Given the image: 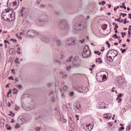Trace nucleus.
I'll return each instance as SVG.
<instances>
[{"label": "nucleus", "instance_id": "1", "mask_svg": "<svg viewBox=\"0 0 131 131\" xmlns=\"http://www.w3.org/2000/svg\"><path fill=\"white\" fill-rule=\"evenodd\" d=\"M118 55V52L117 51L114 49H111L106 54L107 59L110 62H113L114 58H115V57H117Z\"/></svg>", "mask_w": 131, "mask_h": 131}, {"label": "nucleus", "instance_id": "2", "mask_svg": "<svg viewBox=\"0 0 131 131\" xmlns=\"http://www.w3.org/2000/svg\"><path fill=\"white\" fill-rule=\"evenodd\" d=\"M91 54L92 53L91 52V50H90V49L89 48V46H85L83 49V53H82V56L83 58H89V57L91 56Z\"/></svg>", "mask_w": 131, "mask_h": 131}, {"label": "nucleus", "instance_id": "3", "mask_svg": "<svg viewBox=\"0 0 131 131\" xmlns=\"http://www.w3.org/2000/svg\"><path fill=\"white\" fill-rule=\"evenodd\" d=\"M27 35L29 36V37H34L35 35H38V34L34 30L30 29L27 31Z\"/></svg>", "mask_w": 131, "mask_h": 131}, {"label": "nucleus", "instance_id": "4", "mask_svg": "<svg viewBox=\"0 0 131 131\" xmlns=\"http://www.w3.org/2000/svg\"><path fill=\"white\" fill-rule=\"evenodd\" d=\"M75 89L76 91L79 92V93L83 94V93H86V90H88V88L83 86H77Z\"/></svg>", "mask_w": 131, "mask_h": 131}, {"label": "nucleus", "instance_id": "5", "mask_svg": "<svg viewBox=\"0 0 131 131\" xmlns=\"http://www.w3.org/2000/svg\"><path fill=\"white\" fill-rule=\"evenodd\" d=\"M66 43L68 46H75L76 45V40H73L72 38H68L67 39Z\"/></svg>", "mask_w": 131, "mask_h": 131}, {"label": "nucleus", "instance_id": "6", "mask_svg": "<svg viewBox=\"0 0 131 131\" xmlns=\"http://www.w3.org/2000/svg\"><path fill=\"white\" fill-rule=\"evenodd\" d=\"M60 28H65V29H67V30H68V29L69 28L68 23H67V21L65 20H63L60 22Z\"/></svg>", "mask_w": 131, "mask_h": 131}, {"label": "nucleus", "instance_id": "7", "mask_svg": "<svg viewBox=\"0 0 131 131\" xmlns=\"http://www.w3.org/2000/svg\"><path fill=\"white\" fill-rule=\"evenodd\" d=\"M73 65L75 66V67H79L81 65V60H76V59H74L73 60Z\"/></svg>", "mask_w": 131, "mask_h": 131}, {"label": "nucleus", "instance_id": "8", "mask_svg": "<svg viewBox=\"0 0 131 131\" xmlns=\"http://www.w3.org/2000/svg\"><path fill=\"white\" fill-rule=\"evenodd\" d=\"M38 21L41 25H45V23L49 21V17H46L45 18L43 19H39Z\"/></svg>", "mask_w": 131, "mask_h": 131}, {"label": "nucleus", "instance_id": "9", "mask_svg": "<svg viewBox=\"0 0 131 131\" xmlns=\"http://www.w3.org/2000/svg\"><path fill=\"white\" fill-rule=\"evenodd\" d=\"M74 29L77 30V31H79V30H81V24H76L74 26Z\"/></svg>", "mask_w": 131, "mask_h": 131}, {"label": "nucleus", "instance_id": "10", "mask_svg": "<svg viewBox=\"0 0 131 131\" xmlns=\"http://www.w3.org/2000/svg\"><path fill=\"white\" fill-rule=\"evenodd\" d=\"M40 39H42L43 41H45V42H49L50 41V39L49 38L43 36V35H41L40 36Z\"/></svg>", "mask_w": 131, "mask_h": 131}, {"label": "nucleus", "instance_id": "11", "mask_svg": "<svg viewBox=\"0 0 131 131\" xmlns=\"http://www.w3.org/2000/svg\"><path fill=\"white\" fill-rule=\"evenodd\" d=\"M81 106H80V104H79L78 106H76L75 107V111L77 113H80L81 112Z\"/></svg>", "mask_w": 131, "mask_h": 131}, {"label": "nucleus", "instance_id": "12", "mask_svg": "<svg viewBox=\"0 0 131 131\" xmlns=\"http://www.w3.org/2000/svg\"><path fill=\"white\" fill-rule=\"evenodd\" d=\"M55 117L56 119H57V120H61V113H60V112L57 111L55 113Z\"/></svg>", "mask_w": 131, "mask_h": 131}, {"label": "nucleus", "instance_id": "13", "mask_svg": "<svg viewBox=\"0 0 131 131\" xmlns=\"http://www.w3.org/2000/svg\"><path fill=\"white\" fill-rule=\"evenodd\" d=\"M1 17L2 19H4L5 21H8V22H10V19L8 17H7V16H6V14H5V13L3 12Z\"/></svg>", "mask_w": 131, "mask_h": 131}, {"label": "nucleus", "instance_id": "14", "mask_svg": "<svg viewBox=\"0 0 131 131\" xmlns=\"http://www.w3.org/2000/svg\"><path fill=\"white\" fill-rule=\"evenodd\" d=\"M86 128L89 130H92V129L94 128V123H92V124L90 123L88 125L86 126Z\"/></svg>", "mask_w": 131, "mask_h": 131}, {"label": "nucleus", "instance_id": "15", "mask_svg": "<svg viewBox=\"0 0 131 131\" xmlns=\"http://www.w3.org/2000/svg\"><path fill=\"white\" fill-rule=\"evenodd\" d=\"M96 63H99V64H102L103 63V60L101 58H98L96 59Z\"/></svg>", "mask_w": 131, "mask_h": 131}, {"label": "nucleus", "instance_id": "16", "mask_svg": "<svg viewBox=\"0 0 131 131\" xmlns=\"http://www.w3.org/2000/svg\"><path fill=\"white\" fill-rule=\"evenodd\" d=\"M10 18H11V21H13V20H15V13H11L10 14Z\"/></svg>", "mask_w": 131, "mask_h": 131}, {"label": "nucleus", "instance_id": "17", "mask_svg": "<svg viewBox=\"0 0 131 131\" xmlns=\"http://www.w3.org/2000/svg\"><path fill=\"white\" fill-rule=\"evenodd\" d=\"M25 10V7H22L21 10H20V16L21 17H23L24 16V14L23 13V11H24Z\"/></svg>", "mask_w": 131, "mask_h": 131}, {"label": "nucleus", "instance_id": "18", "mask_svg": "<svg viewBox=\"0 0 131 131\" xmlns=\"http://www.w3.org/2000/svg\"><path fill=\"white\" fill-rule=\"evenodd\" d=\"M104 118H106V119H110L111 118V115L108 116V114H105L104 115Z\"/></svg>", "mask_w": 131, "mask_h": 131}, {"label": "nucleus", "instance_id": "19", "mask_svg": "<svg viewBox=\"0 0 131 131\" xmlns=\"http://www.w3.org/2000/svg\"><path fill=\"white\" fill-rule=\"evenodd\" d=\"M107 79V76L106 75H103L102 76V81H105V80Z\"/></svg>", "mask_w": 131, "mask_h": 131}, {"label": "nucleus", "instance_id": "20", "mask_svg": "<svg viewBox=\"0 0 131 131\" xmlns=\"http://www.w3.org/2000/svg\"><path fill=\"white\" fill-rule=\"evenodd\" d=\"M17 93H18V90L16 88H14L13 90V95H15V94H17Z\"/></svg>", "mask_w": 131, "mask_h": 131}, {"label": "nucleus", "instance_id": "21", "mask_svg": "<svg viewBox=\"0 0 131 131\" xmlns=\"http://www.w3.org/2000/svg\"><path fill=\"white\" fill-rule=\"evenodd\" d=\"M0 122L2 124H3V125H4V124H5V119H0Z\"/></svg>", "mask_w": 131, "mask_h": 131}, {"label": "nucleus", "instance_id": "22", "mask_svg": "<svg viewBox=\"0 0 131 131\" xmlns=\"http://www.w3.org/2000/svg\"><path fill=\"white\" fill-rule=\"evenodd\" d=\"M72 59H73V56H71L69 59L67 60V63H68V62H71V61H72Z\"/></svg>", "mask_w": 131, "mask_h": 131}, {"label": "nucleus", "instance_id": "23", "mask_svg": "<svg viewBox=\"0 0 131 131\" xmlns=\"http://www.w3.org/2000/svg\"><path fill=\"white\" fill-rule=\"evenodd\" d=\"M94 54H97V55H98V56H101V52H100L99 51H95Z\"/></svg>", "mask_w": 131, "mask_h": 131}, {"label": "nucleus", "instance_id": "24", "mask_svg": "<svg viewBox=\"0 0 131 131\" xmlns=\"http://www.w3.org/2000/svg\"><path fill=\"white\" fill-rule=\"evenodd\" d=\"M9 115V116H12V117H14V116H15V114L12 113V111H10Z\"/></svg>", "mask_w": 131, "mask_h": 131}, {"label": "nucleus", "instance_id": "25", "mask_svg": "<svg viewBox=\"0 0 131 131\" xmlns=\"http://www.w3.org/2000/svg\"><path fill=\"white\" fill-rule=\"evenodd\" d=\"M122 97V94L121 93H120V94L118 95L117 98H116V100H117V101H118V98H121Z\"/></svg>", "mask_w": 131, "mask_h": 131}, {"label": "nucleus", "instance_id": "26", "mask_svg": "<svg viewBox=\"0 0 131 131\" xmlns=\"http://www.w3.org/2000/svg\"><path fill=\"white\" fill-rule=\"evenodd\" d=\"M15 63H16V64H19V58H18V57H16L15 58V60H14Z\"/></svg>", "mask_w": 131, "mask_h": 131}, {"label": "nucleus", "instance_id": "27", "mask_svg": "<svg viewBox=\"0 0 131 131\" xmlns=\"http://www.w3.org/2000/svg\"><path fill=\"white\" fill-rule=\"evenodd\" d=\"M120 15L122 16L123 18H124L125 16H127V14L126 13H122V12H121Z\"/></svg>", "mask_w": 131, "mask_h": 131}, {"label": "nucleus", "instance_id": "28", "mask_svg": "<svg viewBox=\"0 0 131 131\" xmlns=\"http://www.w3.org/2000/svg\"><path fill=\"white\" fill-rule=\"evenodd\" d=\"M113 37H114L115 39H116V38H119V37L117 36V34H115L113 35Z\"/></svg>", "mask_w": 131, "mask_h": 131}, {"label": "nucleus", "instance_id": "29", "mask_svg": "<svg viewBox=\"0 0 131 131\" xmlns=\"http://www.w3.org/2000/svg\"><path fill=\"white\" fill-rule=\"evenodd\" d=\"M102 29L103 30H106L107 29V25L106 24H105L103 26Z\"/></svg>", "mask_w": 131, "mask_h": 131}, {"label": "nucleus", "instance_id": "30", "mask_svg": "<svg viewBox=\"0 0 131 131\" xmlns=\"http://www.w3.org/2000/svg\"><path fill=\"white\" fill-rule=\"evenodd\" d=\"M12 10L13 9H10V7H9V8L6 9L5 11L6 12V13H8V12H10V11H12Z\"/></svg>", "mask_w": 131, "mask_h": 131}, {"label": "nucleus", "instance_id": "31", "mask_svg": "<svg viewBox=\"0 0 131 131\" xmlns=\"http://www.w3.org/2000/svg\"><path fill=\"white\" fill-rule=\"evenodd\" d=\"M120 51H121L122 54H124L125 52H126V49H122V48H121Z\"/></svg>", "mask_w": 131, "mask_h": 131}, {"label": "nucleus", "instance_id": "32", "mask_svg": "<svg viewBox=\"0 0 131 131\" xmlns=\"http://www.w3.org/2000/svg\"><path fill=\"white\" fill-rule=\"evenodd\" d=\"M63 90L64 91H65L66 92L68 91V87L67 86H63Z\"/></svg>", "mask_w": 131, "mask_h": 131}, {"label": "nucleus", "instance_id": "33", "mask_svg": "<svg viewBox=\"0 0 131 131\" xmlns=\"http://www.w3.org/2000/svg\"><path fill=\"white\" fill-rule=\"evenodd\" d=\"M84 41H85V40L84 38H83L82 40H79V42H81V43H83Z\"/></svg>", "mask_w": 131, "mask_h": 131}, {"label": "nucleus", "instance_id": "34", "mask_svg": "<svg viewBox=\"0 0 131 131\" xmlns=\"http://www.w3.org/2000/svg\"><path fill=\"white\" fill-rule=\"evenodd\" d=\"M70 69H71V66H69L68 67H67V68H66L67 70L69 71V70H70Z\"/></svg>", "mask_w": 131, "mask_h": 131}, {"label": "nucleus", "instance_id": "35", "mask_svg": "<svg viewBox=\"0 0 131 131\" xmlns=\"http://www.w3.org/2000/svg\"><path fill=\"white\" fill-rule=\"evenodd\" d=\"M54 95V91H51L49 94V97H52Z\"/></svg>", "mask_w": 131, "mask_h": 131}, {"label": "nucleus", "instance_id": "36", "mask_svg": "<svg viewBox=\"0 0 131 131\" xmlns=\"http://www.w3.org/2000/svg\"><path fill=\"white\" fill-rule=\"evenodd\" d=\"M57 43L58 46H61V41L60 40H57Z\"/></svg>", "mask_w": 131, "mask_h": 131}, {"label": "nucleus", "instance_id": "37", "mask_svg": "<svg viewBox=\"0 0 131 131\" xmlns=\"http://www.w3.org/2000/svg\"><path fill=\"white\" fill-rule=\"evenodd\" d=\"M73 95H74V92H71L70 93V97H73Z\"/></svg>", "mask_w": 131, "mask_h": 131}, {"label": "nucleus", "instance_id": "38", "mask_svg": "<svg viewBox=\"0 0 131 131\" xmlns=\"http://www.w3.org/2000/svg\"><path fill=\"white\" fill-rule=\"evenodd\" d=\"M19 127H20V125L18 124H16L15 126V128L17 129V128H19Z\"/></svg>", "mask_w": 131, "mask_h": 131}, {"label": "nucleus", "instance_id": "39", "mask_svg": "<svg viewBox=\"0 0 131 131\" xmlns=\"http://www.w3.org/2000/svg\"><path fill=\"white\" fill-rule=\"evenodd\" d=\"M10 41H13V42H17V39H11Z\"/></svg>", "mask_w": 131, "mask_h": 131}, {"label": "nucleus", "instance_id": "40", "mask_svg": "<svg viewBox=\"0 0 131 131\" xmlns=\"http://www.w3.org/2000/svg\"><path fill=\"white\" fill-rule=\"evenodd\" d=\"M126 131H131V128H130V127H129V126H128L127 127Z\"/></svg>", "mask_w": 131, "mask_h": 131}, {"label": "nucleus", "instance_id": "41", "mask_svg": "<svg viewBox=\"0 0 131 131\" xmlns=\"http://www.w3.org/2000/svg\"><path fill=\"white\" fill-rule=\"evenodd\" d=\"M126 34V33H125V32H122L121 33V35H122V37H124V35H125Z\"/></svg>", "mask_w": 131, "mask_h": 131}, {"label": "nucleus", "instance_id": "42", "mask_svg": "<svg viewBox=\"0 0 131 131\" xmlns=\"http://www.w3.org/2000/svg\"><path fill=\"white\" fill-rule=\"evenodd\" d=\"M19 108L20 107L16 105L15 108V111H17V110H19Z\"/></svg>", "mask_w": 131, "mask_h": 131}, {"label": "nucleus", "instance_id": "43", "mask_svg": "<svg viewBox=\"0 0 131 131\" xmlns=\"http://www.w3.org/2000/svg\"><path fill=\"white\" fill-rule=\"evenodd\" d=\"M54 62L55 63H59V64L61 63V62H60V61L58 60L57 59H55Z\"/></svg>", "mask_w": 131, "mask_h": 131}, {"label": "nucleus", "instance_id": "44", "mask_svg": "<svg viewBox=\"0 0 131 131\" xmlns=\"http://www.w3.org/2000/svg\"><path fill=\"white\" fill-rule=\"evenodd\" d=\"M106 45H107V47H108V48H110V44L109 43V41H106Z\"/></svg>", "mask_w": 131, "mask_h": 131}, {"label": "nucleus", "instance_id": "45", "mask_svg": "<svg viewBox=\"0 0 131 131\" xmlns=\"http://www.w3.org/2000/svg\"><path fill=\"white\" fill-rule=\"evenodd\" d=\"M122 101V99L118 98V103H121Z\"/></svg>", "mask_w": 131, "mask_h": 131}, {"label": "nucleus", "instance_id": "46", "mask_svg": "<svg viewBox=\"0 0 131 131\" xmlns=\"http://www.w3.org/2000/svg\"><path fill=\"white\" fill-rule=\"evenodd\" d=\"M121 19V17H119V19L116 18L115 21H117L118 22H120Z\"/></svg>", "mask_w": 131, "mask_h": 131}, {"label": "nucleus", "instance_id": "47", "mask_svg": "<svg viewBox=\"0 0 131 131\" xmlns=\"http://www.w3.org/2000/svg\"><path fill=\"white\" fill-rule=\"evenodd\" d=\"M104 51H105V47H102L101 49L100 50L101 52H104Z\"/></svg>", "mask_w": 131, "mask_h": 131}, {"label": "nucleus", "instance_id": "48", "mask_svg": "<svg viewBox=\"0 0 131 131\" xmlns=\"http://www.w3.org/2000/svg\"><path fill=\"white\" fill-rule=\"evenodd\" d=\"M7 129H8V130H11V129H12V126H9L7 128Z\"/></svg>", "mask_w": 131, "mask_h": 131}, {"label": "nucleus", "instance_id": "49", "mask_svg": "<svg viewBox=\"0 0 131 131\" xmlns=\"http://www.w3.org/2000/svg\"><path fill=\"white\" fill-rule=\"evenodd\" d=\"M124 129V127H121L119 128V131L123 130Z\"/></svg>", "mask_w": 131, "mask_h": 131}, {"label": "nucleus", "instance_id": "50", "mask_svg": "<svg viewBox=\"0 0 131 131\" xmlns=\"http://www.w3.org/2000/svg\"><path fill=\"white\" fill-rule=\"evenodd\" d=\"M67 76H68L67 75V74H64V75H62V78H66L67 77Z\"/></svg>", "mask_w": 131, "mask_h": 131}, {"label": "nucleus", "instance_id": "51", "mask_svg": "<svg viewBox=\"0 0 131 131\" xmlns=\"http://www.w3.org/2000/svg\"><path fill=\"white\" fill-rule=\"evenodd\" d=\"M117 28H118V25H116L114 28V30H116V29H117Z\"/></svg>", "mask_w": 131, "mask_h": 131}, {"label": "nucleus", "instance_id": "52", "mask_svg": "<svg viewBox=\"0 0 131 131\" xmlns=\"http://www.w3.org/2000/svg\"><path fill=\"white\" fill-rule=\"evenodd\" d=\"M4 42H5V43H8L9 45H10V42H9V41H8L7 40H5Z\"/></svg>", "mask_w": 131, "mask_h": 131}, {"label": "nucleus", "instance_id": "53", "mask_svg": "<svg viewBox=\"0 0 131 131\" xmlns=\"http://www.w3.org/2000/svg\"><path fill=\"white\" fill-rule=\"evenodd\" d=\"M102 6H104V5H106V2L104 1H102Z\"/></svg>", "mask_w": 131, "mask_h": 131}, {"label": "nucleus", "instance_id": "54", "mask_svg": "<svg viewBox=\"0 0 131 131\" xmlns=\"http://www.w3.org/2000/svg\"><path fill=\"white\" fill-rule=\"evenodd\" d=\"M9 79L14 80V78H13V76H10L9 77Z\"/></svg>", "mask_w": 131, "mask_h": 131}, {"label": "nucleus", "instance_id": "55", "mask_svg": "<svg viewBox=\"0 0 131 131\" xmlns=\"http://www.w3.org/2000/svg\"><path fill=\"white\" fill-rule=\"evenodd\" d=\"M18 88L20 90V89H22V85L21 84H18Z\"/></svg>", "mask_w": 131, "mask_h": 131}, {"label": "nucleus", "instance_id": "56", "mask_svg": "<svg viewBox=\"0 0 131 131\" xmlns=\"http://www.w3.org/2000/svg\"><path fill=\"white\" fill-rule=\"evenodd\" d=\"M52 102H55V97H52Z\"/></svg>", "mask_w": 131, "mask_h": 131}, {"label": "nucleus", "instance_id": "57", "mask_svg": "<svg viewBox=\"0 0 131 131\" xmlns=\"http://www.w3.org/2000/svg\"><path fill=\"white\" fill-rule=\"evenodd\" d=\"M7 94H8V95L12 94V91L9 90V91L7 93Z\"/></svg>", "mask_w": 131, "mask_h": 131}, {"label": "nucleus", "instance_id": "58", "mask_svg": "<svg viewBox=\"0 0 131 131\" xmlns=\"http://www.w3.org/2000/svg\"><path fill=\"white\" fill-rule=\"evenodd\" d=\"M115 88H113L112 90H111L112 93H114V90Z\"/></svg>", "mask_w": 131, "mask_h": 131}, {"label": "nucleus", "instance_id": "59", "mask_svg": "<svg viewBox=\"0 0 131 131\" xmlns=\"http://www.w3.org/2000/svg\"><path fill=\"white\" fill-rule=\"evenodd\" d=\"M15 81H16V82L19 81V79H18V78H17V77L15 78Z\"/></svg>", "mask_w": 131, "mask_h": 131}, {"label": "nucleus", "instance_id": "60", "mask_svg": "<svg viewBox=\"0 0 131 131\" xmlns=\"http://www.w3.org/2000/svg\"><path fill=\"white\" fill-rule=\"evenodd\" d=\"M123 21H124V19H122L121 20H120V23H122V22H123Z\"/></svg>", "mask_w": 131, "mask_h": 131}, {"label": "nucleus", "instance_id": "61", "mask_svg": "<svg viewBox=\"0 0 131 131\" xmlns=\"http://www.w3.org/2000/svg\"><path fill=\"white\" fill-rule=\"evenodd\" d=\"M8 107H10L11 106V103H10V102L8 103Z\"/></svg>", "mask_w": 131, "mask_h": 131}, {"label": "nucleus", "instance_id": "62", "mask_svg": "<svg viewBox=\"0 0 131 131\" xmlns=\"http://www.w3.org/2000/svg\"><path fill=\"white\" fill-rule=\"evenodd\" d=\"M17 38H18V39H22V38L20 36H18Z\"/></svg>", "mask_w": 131, "mask_h": 131}, {"label": "nucleus", "instance_id": "63", "mask_svg": "<svg viewBox=\"0 0 131 131\" xmlns=\"http://www.w3.org/2000/svg\"><path fill=\"white\" fill-rule=\"evenodd\" d=\"M131 13H129V14H128V18H129V19H131Z\"/></svg>", "mask_w": 131, "mask_h": 131}, {"label": "nucleus", "instance_id": "64", "mask_svg": "<svg viewBox=\"0 0 131 131\" xmlns=\"http://www.w3.org/2000/svg\"><path fill=\"white\" fill-rule=\"evenodd\" d=\"M128 34L129 35H131V32H130V31H128Z\"/></svg>", "mask_w": 131, "mask_h": 131}]
</instances>
